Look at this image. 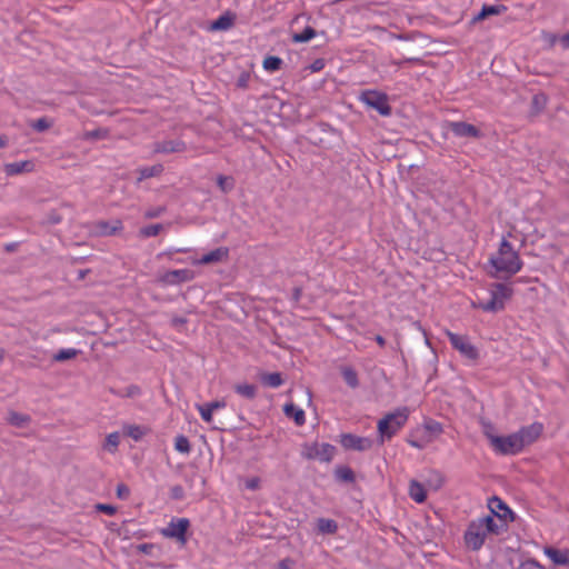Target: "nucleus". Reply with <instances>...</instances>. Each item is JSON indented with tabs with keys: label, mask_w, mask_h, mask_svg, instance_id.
<instances>
[{
	"label": "nucleus",
	"mask_w": 569,
	"mask_h": 569,
	"mask_svg": "<svg viewBox=\"0 0 569 569\" xmlns=\"http://www.w3.org/2000/svg\"><path fill=\"white\" fill-rule=\"evenodd\" d=\"M335 447L329 443H315L309 448L307 457L309 459H318L323 462H329L333 458Z\"/></svg>",
	"instance_id": "obj_14"
},
{
	"label": "nucleus",
	"mask_w": 569,
	"mask_h": 569,
	"mask_svg": "<svg viewBox=\"0 0 569 569\" xmlns=\"http://www.w3.org/2000/svg\"><path fill=\"white\" fill-rule=\"evenodd\" d=\"M560 41H561L562 47L568 49L569 48V32L563 34L561 37Z\"/></svg>",
	"instance_id": "obj_53"
},
{
	"label": "nucleus",
	"mask_w": 569,
	"mask_h": 569,
	"mask_svg": "<svg viewBox=\"0 0 569 569\" xmlns=\"http://www.w3.org/2000/svg\"><path fill=\"white\" fill-rule=\"evenodd\" d=\"M6 146V139L0 136V148Z\"/></svg>",
	"instance_id": "obj_61"
},
{
	"label": "nucleus",
	"mask_w": 569,
	"mask_h": 569,
	"mask_svg": "<svg viewBox=\"0 0 569 569\" xmlns=\"http://www.w3.org/2000/svg\"><path fill=\"white\" fill-rule=\"evenodd\" d=\"M512 295V289L503 283H495L490 289V299L479 301L477 307L486 312H498L505 308V302Z\"/></svg>",
	"instance_id": "obj_3"
},
{
	"label": "nucleus",
	"mask_w": 569,
	"mask_h": 569,
	"mask_svg": "<svg viewBox=\"0 0 569 569\" xmlns=\"http://www.w3.org/2000/svg\"><path fill=\"white\" fill-rule=\"evenodd\" d=\"M190 521L187 518H172L168 526L161 530V535L166 538L176 539L181 545L187 542V531Z\"/></svg>",
	"instance_id": "obj_7"
},
{
	"label": "nucleus",
	"mask_w": 569,
	"mask_h": 569,
	"mask_svg": "<svg viewBox=\"0 0 569 569\" xmlns=\"http://www.w3.org/2000/svg\"><path fill=\"white\" fill-rule=\"evenodd\" d=\"M488 533L478 519L472 520L465 532V542L468 548L479 550L487 538Z\"/></svg>",
	"instance_id": "obj_8"
},
{
	"label": "nucleus",
	"mask_w": 569,
	"mask_h": 569,
	"mask_svg": "<svg viewBox=\"0 0 569 569\" xmlns=\"http://www.w3.org/2000/svg\"><path fill=\"white\" fill-rule=\"evenodd\" d=\"M233 23L234 16L230 12H226L211 23L210 29L213 31H226L229 30Z\"/></svg>",
	"instance_id": "obj_21"
},
{
	"label": "nucleus",
	"mask_w": 569,
	"mask_h": 569,
	"mask_svg": "<svg viewBox=\"0 0 569 569\" xmlns=\"http://www.w3.org/2000/svg\"><path fill=\"white\" fill-rule=\"evenodd\" d=\"M545 555L558 566L569 567V549H556L548 547L545 549Z\"/></svg>",
	"instance_id": "obj_19"
},
{
	"label": "nucleus",
	"mask_w": 569,
	"mask_h": 569,
	"mask_svg": "<svg viewBox=\"0 0 569 569\" xmlns=\"http://www.w3.org/2000/svg\"><path fill=\"white\" fill-rule=\"evenodd\" d=\"M491 513L507 521H513L512 510L498 497H492L488 503Z\"/></svg>",
	"instance_id": "obj_15"
},
{
	"label": "nucleus",
	"mask_w": 569,
	"mask_h": 569,
	"mask_svg": "<svg viewBox=\"0 0 569 569\" xmlns=\"http://www.w3.org/2000/svg\"><path fill=\"white\" fill-rule=\"evenodd\" d=\"M428 486L433 490H438L442 487L445 482V477L441 472L437 470H431L429 472V477L427 479Z\"/></svg>",
	"instance_id": "obj_30"
},
{
	"label": "nucleus",
	"mask_w": 569,
	"mask_h": 569,
	"mask_svg": "<svg viewBox=\"0 0 569 569\" xmlns=\"http://www.w3.org/2000/svg\"><path fill=\"white\" fill-rule=\"evenodd\" d=\"M316 37V30L312 27H306L302 32L293 33L292 41L296 43H303L310 41Z\"/></svg>",
	"instance_id": "obj_29"
},
{
	"label": "nucleus",
	"mask_w": 569,
	"mask_h": 569,
	"mask_svg": "<svg viewBox=\"0 0 569 569\" xmlns=\"http://www.w3.org/2000/svg\"><path fill=\"white\" fill-rule=\"evenodd\" d=\"M450 131L459 138H479L481 136L480 130L473 124L452 121L448 123Z\"/></svg>",
	"instance_id": "obj_13"
},
{
	"label": "nucleus",
	"mask_w": 569,
	"mask_h": 569,
	"mask_svg": "<svg viewBox=\"0 0 569 569\" xmlns=\"http://www.w3.org/2000/svg\"><path fill=\"white\" fill-rule=\"evenodd\" d=\"M283 411L288 418H292L297 426H302L306 422L305 411L295 406L293 403H287L283 407Z\"/></svg>",
	"instance_id": "obj_22"
},
{
	"label": "nucleus",
	"mask_w": 569,
	"mask_h": 569,
	"mask_svg": "<svg viewBox=\"0 0 569 569\" xmlns=\"http://www.w3.org/2000/svg\"><path fill=\"white\" fill-rule=\"evenodd\" d=\"M261 382L267 387L278 388L283 383V380L279 372H272L262 375Z\"/></svg>",
	"instance_id": "obj_26"
},
{
	"label": "nucleus",
	"mask_w": 569,
	"mask_h": 569,
	"mask_svg": "<svg viewBox=\"0 0 569 569\" xmlns=\"http://www.w3.org/2000/svg\"><path fill=\"white\" fill-rule=\"evenodd\" d=\"M341 372H342V377H343L346 383L349 387H351V388L358 387V385H359L358 375L352 368L345 367Z\"/></svg>",
	"instance_id": "obj_33"
},
{
	"label": "nucleus",
	"mask_w": 569,
	"mask_h": 569,
	"mask_svg": "<svg viewBox=\"0 0 569 569\" xmlns=\"http://www.w3.org/2000/svg\"><path fill=\"white\" fill-rule=\"evenodd\" d=\"M299 296H300V289H296L295 290V298L299 299Z\"/></svg>",
	"instance_id": "obj_62"
},
{
	"label": "nucleus",
	"mask_w": 569,
	"mask_h": 569,
	"mask_svg": "<svg viewBox=\"0 0 569 569\" xmlns=\"http://www.w3.org/2000/svg\"><path fill=\"white\" fill-rule=\"evenodd\" d=\"M431 440H432V439H431L430 437H425V436H423V437H421V438H419V439H415V438H412V437H411V438H409L407 441H408V443H409L411 447H413V448H416V449H420V450H421V449L426 448V446H427L429 442H431Z\"/></svg>",
	"instance_id": "obj_42"
},
{
	"label": "nucleus",
	"mask_w": 569,
	"mask_h": 569,
	"mask_svg": "<svg viewBox=\"0 0 569 569\" xmlns=\"http://www.w3.org/2000/svg\"><path fill=\"white\" fill-rule=\"evenodd\" d=\"M186 149V143L181 140L161 141L154 146V151L159 153L183 152Z\"/></svg>",
	"instance_id": "obj_17"
},
{
	"label": "nucleus",
	"mask_w": 569,
	"mask_h": 569,
	"mask_svg": "<svg viewBox=\"0 0 569 569\" xmlns=\"http://www.w3.org/2000/svg\"><path fill=\"white\" fill-rule=\"evenodd\" d=\"M485 18H487V16H486V12H485L483 8H481V11H480L477 16H475V17L472 18V23H476V22H478V21H481V20H483Z\"/></svg>",
	"instance_id": "obj_51"
},
{
	"label": "nucleus",
	"mask_w": 569,
	"mask_h": 569,
	"mask_svg": "<svg viewBox=\"0 0 569 569\" xmlns=\"http://www.w3.org/2000/svg\"><path fill=\"white\" fill-rule=\"evenodd\" d=\"M282 66V59L274 56H269L263 60V69L268 72H276Z\"/></svg>",
	"instance_id": "obj_34"
},
{
	"label": "nucleus",
	"mask_w": 569,
	"mask_h": 569,
	"mask_svg": "<svg viewBox=\"0 0 569 569\" xmlns=\"http://www.w3.org/2000/svg\"><path fill=\"white\" fill-rule=\"evenodd\" d=\"M234 391L246 398V399H253L257 395V387L253 386V385H249V383H242V385H237L234 387Z\"/></svg>",
	"instance_id": "obj_27"
},
{
	"label": "nucleus",
	"mask_w": 569,
	"mask_h": 569,
	"mask_svg": "<svg viewBox=\"0 0 569 569\" xmlns=\"http://www.w3.org/2000/svg\"><path fill=\"white\" fill-rule=\"evenodd\" d=\"M487 533L500 535L507 530L508 522L502 518L489 512L487 516L478 518Z\"/></svg>",
	"instance_id": "obj_12"
},
{
	"label": "nucleus",
	"mask_w": 569,
	"mask_h": 569,
	"mask_svg": "<svg viewBox=\"0 0 569 569\" xmlns=\"http://www.w3.org/2000/svg\"><path fill=\"white\" fill-rule=\"evenodd\" d=\"M247 82H248V76L247 74H242L239 79H238V86L239 87H247Z\"/></svg>",
	"instance_id": "obj_54"
},
{
	"label": "nucleus",
	"mask_w": 569,
	"mask_h": 569,
	"mask_svg": "<svg viewBox=\"0 0 569 569\" xmlns=\"http://www.w3.org/2000/svg\"><path fill=\"white\" fill-rule=\"evenodd\" d=\"M280 569H289L292 565V561L290 559H284L280 563Z\"/></svg>",
	"instance_id": "obj_55"
},
{
	"label": "nucleus",
	"mask_w": 569,
	"mask_h": 569,
	"mask_svg": "<svg viewBox=\"0 0 569 569\" xmlns=\"http://www.w3.org/2000/svg\"><path fill=\"white\" fill-rule=\"evenodd\" d=\"M174 449L178 452L188 455L191 450L190 442L188 438L183 435L177 436L174 439Z\"/></svg>",
	"instance_id": "obj_35"
},
{
	"label": "nucleus",
	"mask_w": 569,
	"mask_h": 569,
	"mask_svg": "<svg viewBox=\"0 0 569 569\" xmlns=\"http://www.w3.org/2000/svg\"><path fill=\"white\" fill-rule=\"evenodd\" d=\"M124 433L133 440L138 441L147 433V429L141 426L130 425L124 428Z\"/></svg>",
	"instance_id": "obj_32"
},
{
	"label": "nucleus",
	"mask_w": 569,
	"mask_h": 569,
	"mask_svg": "<svg viewBox=\"0 0 569 569\" xmlns=\"http://www.w3.org/2000/svg\"><path fill=\"white\" fill-rule=\"evenodd\" d=\"M375 339L379 346L383 347L386 345V340L382 336H376Z\"/></svg>",
	"instance_id": "obj_60"
},
{
	"label": "nucleus",
	"mask_w": 569,
	"mask_h": 569,
	"mask_svg": "<svg viewBox=\"0 0 569 569\" xmlns=\"http://www.w3.org/2000/svg\"><path fill=\"white\" fill-rule=\"evenodd\" d=\"M140 395V388L138 386H129L127 389H126V396L127 397H136V396H139Z\"/></svg>",
	"instance_id": "obj_50"
},
{
	"label": "nucleus",
	"mask_w": 569,
	"mask_h": 569,
	"mask_svg": "<svg viewBox=\"0 0 569 569\" xmlns=\"http://www.w3.org/2000/svg\"><path fill=\"white\" fill-rule=\"evenodd\" d=\"M207 405L211 409L212 412L216 410H219V409H223L226 407V402L223 400L207 402Z\"/></svg>",
	"instance_id": "obj_49"
},
{
	"label": "nucleus",
	"mask_w": 569,
	"mask_h": 569,
	"mask_svg": "<svg viewBox=\"0 0 569 569\" xmlns=\"http://www.w3.org/2000/svg\"><path fill=\"white\" fill-rule=\"evenodd\" d=\"M196 408L199 411L203 421H206L208 423H210L212 421L213 412L211 411V409L208 407L207 403L196 405Z\"/></svg>",
	"instance_id": "obj_41"
},
{
	"label": "nucleus",
	"mask_w": 569,
	"mask_h": 569,
	"mask_svg": "<svg viewBox=\"0 0 569 569\" xmlns=\"http://www.w3.org/2000/svg\"><path fill=\"white\" fill-rule=\"evenodd\" d=\"M174 322H176V323H184V322H186V320H184V319H177V320H174Z\"/></svg>",
	"instance_id": "obj_64"
},
{
	"label": "nucleus",
	"mask_w": 569,
	"mask_h": 569,
	"mask_svg": "<svg viewBox=\"0 0 569 569\" xmlns=\"http://www.w3.org/2000/svg\"><path fill=\"white\" fill-rule=\"evenodd\" d=\"M120 443V436L118 432H111L106 438L104 448L110 451L114 452Z\"/></svg>",
	"instance_id": "obj_37"
},
{
	"label": "nucleus",
	"mask_w": 569,
	"mask_h": 569,
	"mask_svg": "<svg viewBox=\"0 0 569 569\" xmlns=\"http://www.w3.org/2000/svg\"><path fill=\"white\" fill-rule=\"evenodd\" d=\"M161 170H162L161 166L142 168L139 171V173H140L139 181L147 179V178H151L153 176H157L158 173L161 172Z\"/></svg>",
	"instance_id": "obj_38"
},
{
	"label": "nucleus",
	"mask_w": 569,
	"mask_h": 569,
	"mask_svg": "<svg viewBox=\"0 0 569 569\" xmlns=\"http://www.w3.org/2000/svg\"><path fill=\"white\" fill-rule=\"evenodd\" d=\"M482 8H483L487 17L500 14V13H503L507 10V7L503 6V4H499V6H487V4H485Z\"/></svg>",
	"instance_id": "obj_43"
},
{
	"label": "nucleus",
	"mask_w": 569,
	"mask_h": 569,
	"mask_svg": "<svg viewBox=\"0 0 569 569\" xmlns=\"http://www.w3.org/2000/svg\"><path fill=\"white\" fill-rule=\"evenodd\" d=\"M162 211H163V209H161V208L157 209V210H153V211H148L146 213V217H148V218H156V217H159Z\"/></svg>",
	"instance_id": "obj_52"
},
{
	"label": "nucleus",
	"mask_w": 569,
	"mask_h": 569,
	"mask_svg": "<svg viewBox=\"0 0 569 569\" xmlns=\"http://www.w3.org/2000/svg\"><path fill=\"white\" fill-rule=\"evenodd\" d=\"M409 418L408 408H399L393 412L387 413L378 421L377 429L380 437V442L390 440L398 431L407 423Z\"/></svg>",
	"instance_id": "obj_2"
},
{
	"label": "nucleus",
	"mask_w": 569,
	"mask_h": 569,
	"mask_svg": "<svg viewBox=\"0 0 569 569\" xmlns=\"http://www.w3.org/2000/svg\"><path fill=\"white\" fill-rule=\"evenodd\" d=\"M322 67H323V63H322V61H321V60H317V61L312 64V69H313L315 71L320 70Z\"/></svg>",
	"instance_id": "obj_58"
},
{
	"label": "nucleus",
	"mask_w": 569,
	"mask_h": 569,
	"mask_svg": "<svg viewBox=\"0 0 569 569\" xmlns=\"http://www.w3.org/2000/svg\"><path fill=\"white\" fill-rule=\"evenodd\" d=\"M96 508H97L98 511H101V512L107 513L109 516H113L116 513V511H117L114 506L104 505V503H98L96 506Z\"/></svg>",
	"instance_id": "obj_45"
},
{
	"label": "nucleus",
	"mask_w": 569,
	"mask_h": 569,
	"mask_svg": "<svg viewBox=\"0 0 569 569\" xmlns=\"http://www.w3.org/2000/svg\"><path fill=\"white\" fill-rule=\"evenodd\" d=\"M409 496L413 501L418 503L425 502L427 498V492L423 485H421L417 480H411L409 483Z\"/></svg>",
	"instance_id": "obj_23"
},
{
	"label": "nucleus",
	"mask_w": 569,
	"mask_h": 569,
	"mask_svg": "<svg viewBox=\"0 0 569 569\" xmlns=\"http://www.w3.org/2000/svg\"><path fill=\"white\" fill-rule=\"evenodd\" d=\"M518 569H543L537 561L527 560L522 562Z\"/></svg>",
	"instance_id": "obj_47"
},
{
	"label": "nucleus",
	"mask_w": 569,
	"mask_h": 569,
	"mask_svg": "<svg viewBox=\"0 0 569 569\" xmlns=\"http://www.w3.org/2000/svg\"><path fill=\"white\" fill-rule=\"evenodd\" d=\"M4 358V351L3 349H0V361H2Z\"/></svg>",
	"instance_id": "obj_63"
},
{
	"label": "nucleus",
	"mask_w": 569,
	"mask_h": 569,
	"mask_svg": "<svg viewBox=\"0 0 569 569\" xmlns=\"http://www.w3.org/2000/svg\"><path fill=\"white\" fill-rule=\"evenodd\" d=\"M88 134H89V137H91V138H101V137H102V134H101V131H100V130L91 131V132H89Z\"/></svg>",
	"instance_id": "obj_59"
},
{
	"label": "nucleus",
	"mask_w": 569,
	"mask_h": 569,
	"mask_svg": "<svg viewBox=\"0 0 569 569\" xmlns=\"http://www.w3.org/2000/svg\"><path fill=\"white\" fill-rule=\"evenodd\" d=\"M359 100L371 109L377 110L381 116H390L391 107L388 96L377 90H365L360 93Z\"/></svg>",
	"instance_id": "obj_6"
},
{
	"label": "nucleus",
	"mask_w": 569,
	"mask_h": 569,
	"mask_svg": "<svg viewBox=\"0 0 569 569\" xmlns=\"http://www.w3.org/2000/svg\"><path fill=\"white\" fill-rule=\"evenodd\" d=\"M487 432H491V433H493V427H492V425H490V423H486V425L483 426V435H485L486 437H487Z\"/></svg>",
	"instance_id": "obj_57"
},
{
	"label": "nucleus",
	"mask_w": 569,
	"mask_h": 569,
	"mask_svg": "<svg viewBox=\"0 0 569 569\" xmlns=\"http://www.w3.org/2000/svg\"><path fill=\"white\" fill-rule=\"evenodd\" d=\"M341 446L347 450L366 451L371 449L372 440L367 437H359L352 433L341 435Z\"/></svg>",
	"instance_id": "obj_11"
},
{
	"label": "nucleus",
	"mask_w": 569,
	"mask_h": 569,
	"mask_svg": "<svg viewBox=\"0 0 569 569\" xmlns=\"http://www.w3.org/2000/svg\"><path fill=\"white\" fill-rule=\"evenodd\" d=\"M488 264L493 269L490 271L491 277L509 278L522 269L523 262L512 244L503 237L498 250L490 256Z\"/></svg>",
	"instance_id": "obj_1"
},
{
	"label": "nucleus",
	"mask_w": 569,
	"mask_h": 569,
	"mask_svg": "<svg viewBox=\"0 0 569 569\" xmlns=\"http://www.w3.org/2000/svg\"><path fill=\"white\" fill-rule=\"evenodd\" d=\"M260 486L259 478L254 477L246 481V488L250 490H257Z\"/></svg>",
	"instance_id": "obj_48"
},
{
	"label": "nucleus",
	"mask_w": 569,
	"mask_h": 569,
	"mask_svg": "<svg viewBox=\"0 0 569 569\" xmlns=\"http://www.w3.org/2000/svg\"><path fill=\"white\" fill-rule=\"evenodd\" d=\"M451 347L457 350L465 359L476 362L479 357L478 348L471 343L470 338L466 335H458L450 330H446Z\"/></svg>",
	"instance_id": "obj_5"
},
{
	"label": "nucleus",
	"mask_w": 569,
	"mask_h": 569,
	"mask_svg": "<svg viewBox=\"0 0 569 569\" xmlns=\"http://www.w3.org/2000/svg\"><path fill=\"white\" fill-rule=\"evenodd\" d=\"M33 169V163L31 161H19L11 162L4 166V171L8 176H16L22 172H30Z\"/></svg>",
	"instance_id": "obj_20"
},
{
	"label": "nucleus",
	"mask_w": 569,
	"mask_h": 569,
	"mask_svg": "<svg viewBox=\"0 0 569 569\" xmlns=\"http://www.w3.org/2000/svg\"><path fill=\"white\" fill-rule=\"evenodd\" d=\"M7 420L10 425L14 427L24 428L30 423L31 418L28 415L10 411Z\"/></svg>",
	"instance_id": "obj_25"
},
{
	"label": "nucleus",
	"mask_w": 569,
	"mask_h": 569,
	"mask_svg": "<svg viewBox=\"0 0 569 569\" xmlns=\"http://www.w3.org/2000/svg\"><path fill=\"white\" fill-rule=\"evenodd\" d=\"M196 273L191 269H177L164 272L160 277V281L166 286H176L193 280Z\"/></svg>",
	"instance_id": "obj_10"
},
{
	"label": "nucleus",
	"mask_w": 569,
	"mask_h": 569,
	"mask_svg": "<svg viewBox=\"0 0 569 569\" xmlns=\"http://www.w3.org/2000/svg\"><path fill=\"white\" fill-rule=\"evenodd\" d=\"M122 229V222L114 220L112 223L108 221H98L94 223L93 232L97 236H112Z\"/></svg>",
	"instance_id": "obj_18"
},
{
	"label": "nucleus",
	"mask_w": 569,
	"mask_h": 569,
	"mask_svg": "<svg viewBox=\"0 0 569 569\" xmlns=\"http://www.w3.org/2000/svg\"><path fill=\"white\" fill-rule=\"evenodd\" d=\"M217 183H218V187L221 189V191L224 193L231 191L234 187L233 178L222 176V174L218 176Z\"/></svg>",
	"instance_id": "obj_36"
},
{
	"label": "nucleus",
	"mask_w": 569,
	"mask_h": 569,
	"mask_svg": "<svg viewBox=\"0 0 569 569\" xmlns=\"http://www.w3.org/2000/svg\"><path fill=\"white\" fill-rule=\"evenodd\" d=\"M423 427L427 432L433 436H439L443 431L441 423L435 420L427 421Z\"/></svg>",
	"instance_id": "obj_39"
},
{
	"label": "nucleus",
	"mask_w": 569,
	"mask_h": 569,
	"mask_svg": "<svg viewBox=\"0 0 569 569\" xmlns=\"http://www.w3.org/2000/svg\"><path fill=\"white\" fill-rule=\"evenodd\" d=\"M317 528L320 533L333 535L338 530V523L333 519L319 518Z\"/></svg>",
	"instance_id": "obj_24"
},
{
	"label": "nucleus",
	"mask_w": 569,
	"mask_h": 569,
	"mask_svg": "<svg viewBox=\"0 0 569 569\" xmlns=\"http://www.w3.org/2000/svg\"><path fill=\"white\" fill-rule=\"evenodd\" d=\"M80 353V350L74 348L61 349L53 355L52 359L57 362H63L76 358Z\"/></svg>",
	"instance_id": "obj_28"
},
{
	"label": "nucleus",
	"mask_w": 569,
	"mask_h": 569,
	"mask_svg": "<svg viewBox=\"0 0 569 569\" xmlns=\"http://www.w3.org/2000/svg\"><path fill=\"white\" fill-rule=\"evenodd\" d=\"M335 476L338 480L343 482H353L355 473L351 468L342 466L338 467L335 471Z\"/></svg>",
	"instance_id": "obj_31"
},
{
	"label": "nucleus",
	"mask_w": 569,
	"mask_h": 569,
	"mask_svg": "<svg viewBox=\"0 0 569 569\" xmlns=\"http://www.w3.org/2000/svg\"><path fill=\"white\" fill-rule=\"evenodd\" d=\"M172 492L174 498H180L182 493V488L177 486L172 489Z\"/></svg>",
	"instance_id": "obj_56"
},
{
	"label": "nucleus",
	"mask_w": 569,
	"mask_h": 569,
	"mask_svg": "<svg viewBox=\"0 0 569 569\" xmlns=\"http://www.w3.org/2000/svg\"><path fill=\"white\" fill-rule=\"evenodd\" d=\"M161 228V224H151L142 228L141 234L144 237H156L160 232Z\"/></svg>",
	"instance_id": "obj_44"
},
{
	"label": "nucleus",
	"mask_w": 569,
	"mask_h": 569,
	"mask_svg": "<svg viewBox=\"0 0 569 569\" xmlns=\"http://www.w3.org/2000/svg\"><path fill=\"white\" fill-rule=\"evenodd\" d=\"M117 496L120 499H128L130 496V490L124 483H120L117 486Z\"/></svg>",
	"instance_id": "obj_46"
},
{
	"label": "nucleus",
	"mask_w": 569,
	"mask_h": 569,
	"mask_svg": "<svg viewBox=\"0 0 569 569\" xmlns=\"http://www.w3.org/2000/svg\"><path fill=\"white\" fill-rule=\"evenodd\" d=\"M228 254H229L228 248L220 247V248H217V249L210 251L209 253L203 254L200 259L194 260L192 263L193 264L216 263V262H220V261L227 259Z\"/></svg>",
	"instance_id": "obj_16"
},
{
	"label": "nucleus",
	"mask_w": 569,
	"mask_h": 569,
	"mask_svg": "<svg viewBox=\"0 0 569 569\" xmlns=\"http://www.w3.org/2000/svg\"><path fill=\"white\" fill-rule=\"evenodd\" d=\"M543 425L541 422H533L529 426L522 427L516 432L521 450L533 443L542 433Z\"/></svg>",
	"instance_id": "obj_9"
},
{
	"label": "nucleus",
	"mask_w": 569,
	"mask_h": 569,
	"mask_svg": "<svg viewBox=\"0 0 569 569\" xmlns=\"http://www.w3.org/2000/svg\"><path fill=\"white\" fill-rule=\"evenodd\" d=\"M487 439L496 453L513 456L522 451L516 432L508 436H497L495 433L487 432Z\"/></svg>",
	"instance_id": "obj_4"
},
{
	"label": "nucleus",
	"mask_w": 569,
	"mask_h": 569,
	"mask_svg": "<svg viewBox=\"0 0 569 569\" xmlns=\"http://www.w3.org/2000/svg\"><path fill=\"white\" fill-rule=\"evenodd\" d=\"M36 131L42 132L49 129L52 126V122L48 120L46 117L39 118L31 122L30 124Z\"/></svg>",
	"instance_id": "obj_40"
}]
</instances>
